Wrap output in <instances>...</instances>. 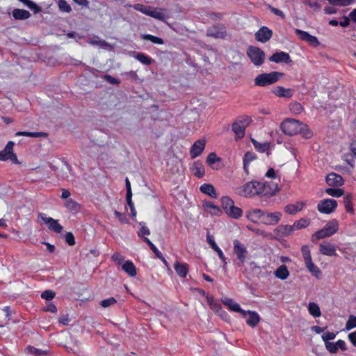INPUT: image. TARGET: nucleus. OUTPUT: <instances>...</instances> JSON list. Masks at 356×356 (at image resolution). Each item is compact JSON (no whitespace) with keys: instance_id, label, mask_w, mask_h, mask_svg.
<instances>
[{"instance_id":"obj_1","label":"nucleus","mask_w":356,"mask_h":356,"mask_svg":"<svg viewBox=\"0 0 356 356\" xmlns=\"http://www.w3.org/2000/svg\"><path fill=\"white\" fill-rule=\"evenodd\" d=\"M279 191L277 184L251 181L243 186V193L246 197L256 195L270 197Z\"/></svg>"},{"instance_id":"obj_2","label":"nucleus","mask_w":356,"mask_h":356,"mask_svg":"<svg viewBox=\"0 0 356 356\" xmlns=\"http://www.w3.org/2000/svg\"><path fill=\"white\" fill-rule=\"evenodd\" d=\"M339 222L336 219L328 221L321 229L316 231L312 236V241L333 236L339 230Z\"/></svg>"},{"instance_id":"obj_3","label":"nucleus","mask_w":356,"mask_h":356,"mask_svg":"<svg viewBox=\"0 0 356 356\" xmlns=\"http://www.w3.org/2000/svg\"><path fill=\"white\" fill-rule=\"evenodd\" d=\"M284 76V73L279 72H271L269 73H262L257 76L254 79V85L259 87H266L276 83Z\"/></svg>"},{"instance_id":"obj_4","label":"nucleus","mask_w":356,"mask_h":356,"mask_svg":"<svg viewBox=\"0 0 356 356\" xmlns=\"http://www.w3.org/2000/svg\"><path fill=\"white\" fill-rule=\"evenodd\" d=\"M233 252L236 257L234 260L235 265L238 268L243 267L248 256L246 246L240 241L234 240L233 242Z\"/></svg>"},{"instance_id":"obj_5","label":"nucleus","mask_w":356,"mask_h":356,"mask_svg":"<svg viewBox=\"0 0 356 356\" xmlns=\"http://www.w3.org/2000/svg\"><path fill=\"white\" fill-rule=\"evenodd\" d=\"M301 122L295 119H286L280 125L281 130L286 135L294 136L300 131Z\"/></svg>"},{"instance_id":"obj_6","label":"nucleus","mask_w":356,"mask_h":356,"mask_svg":"<svg viewBox=\"0 0 356 356\" xmlns=\"http://www.w3.org/2000/svg\"><path fill=\"white\" fill-rule=\"evenodd\" d=\"M247 55L255 66H260L264 63L265 53L260 48L250 46L247 49Z\"/></svg>"},{"instance_id":"obj_7","label":"nucleus","mask_w":356,"mask_h":356,"mask_svg":"<svg viewBox=\"0 0 356 356\" xmlns=\"http://www.w3.org/2000/svg\"><path fill=\"white\" fill-rule=\"evenodd\" d=\"M14 143L9 141L4 149L0 151V161L10 160L14 163H18L17 155L13 153Z\"/></svg>"},{"instance_id":"obj_8","label":"nucleus","mask_w":356,"mask_h":356,"mask_svg":"<svg viewBox=\"0 0 356 356\" xmlns=\"http://www.w3.org/2000/svg\"><path fill=\"white\" fill-rule=\"evenodd\" d=\"M337 207V202L333 199H325L317 205L318 211L321 213L330 214L333 213Z\"/></svg>"},{"instance_id":"obj_9","label":"nucleus","mask_w":356,"mask_h":356,"mask_svg":"<svg viewBox=\"0 0 356 356\" xmlns=\"http://www.w3.org/2000/svg\"><path fill=\"white\" fill-rule=\"evenodd\" d=\"M38 218L47 225L49 229L55 233L59 234L63 229V226L58 223V220L51 217H47L44 213H39Z\"/></svg>"},{"instance_id":"obj_10","label":"nucleus","mask_w":356,"mask_h":356,"mask_svg":"<svg viewBox=\"0 0 356 356\" xmlns=\"http://www.w3.org/2000/svg\"><path fill=\"white\" fill-rule=\"evenodd\" d=\"M282 214L280 211L273 213L263 211L262 222L267 225H275L280 220Z\"/></svg>"},{"instance_id":"obj_11","label":"nucleus","mask_w":356,"mask_h":356,"mask_svg":"<svg viewBox=\"0 0 356 356\" xmlns=\"http://www.w3.org/2000/svg\"><path fill=\"white\" fill-rule=\"evenodd\" d=\"M207 35L214 38H225L226 31L222 25H214L207 30Z\"/></svg>"},{"instance_id":"obj_12","label":"nucleus","mask_w":356,"mask_h":356,"mask_svg":"<svg viewBox=\"0 0 356 356\" xmlns=\"http://www.w3.org/2000/svg\"><path fill=\"white\" fill-rule=\"evenodd\" d=\"M295 32L302 40L307 42L309 44L314 47H318L320 44L317 38L310 35L308 32L300 29H296Z\"/></svg>"},{"instance_id":"obj_13","label":"nucleus","mask_w":356,"mask_h":356,"mask_svg":"<svg viewBox=\"0 0 356 356\" xmlns=\"http://www.w3.org/2000/svg\"><path fill=\"white\" fill-rule=\"evenodd\" d=\"M273 35V31L266 26H262L255 33V38L257 41L265 43L268 41Z\"/></svg>"},{"instance_id":"obj_14","label":"nucleus","mask_w":356,"mask_h":356,"mask_svg":"<svg viewBox=\"0 0 356 356\" xmlns=\"http://www.w3.org/2000/svg\"><path fill=\"white\" fill-rule=\"evenodd\" d=\"M206 141L203 139L197 140L192 145L190 154L192 159L199 156L205 148Z\"/></svg>"},{"instance_id":"obj_15","label":"nucleus","mask_w":356,"mask_h":356,"mask_svg":"<svg viewBox=\"0 0 356 356\" xmlns=\"http://www.w3.org/2000/svg\"><path fill=\"white\" fill-rule=\"evenodd\" d=\"M249 268L252 273V275L257 277H266L270 274L266 268L257 266L255 262L252 261L249 264Z\"/></svg>"},{"instance_id":"obj_16","label":"nucleus","mask_w":356,"mask_h":356,"mask_svg":"<svg viewBox=\"0 0 356 356\" xmlns=\"http://www.w3.org/2000/svg\"><path fill=\"white\" fill-rule=\"evenodd\" d=\"M327 184L332 187L341 186L344 184L343 177L337 173L331 172L326 177Z\"/></svg>"},{"instance_id":"obj_17","label":"nucleus","mask_w":356,"mask_h":356,"mask_svg":"<svg viewBox=\"0 0 356 356\" xmlns=\"http://www.w3.org/2000/svg\"><path fill=\"white\" fill-rule=\"evenodd\" d=\"M319 252L322 254L329 256V257L337 255V254L336 252L335 245L328 241H325V242L320 244Z\"/></svg>"},{"instance_id":"obj_18","label":"nucleus","mask_w":356,"mask_h":356,"mask_svg":"<svg viewBox=\"0 0 356 356\" xmlns=\"http://www.w3.org/2000/svg\"><path fill=\"white\" fill-rule=\"evenodd\" d=\"M269 60L276 63H289L291 62V57L288 53L284 51H279L273 54L270 58Z\"/></svg>"},{"instance_id":"obj_19","label":"nucleus","mask_w":356,"mask_h":356,"mask_svg":"<svg viewBox=\"0 0 356 356\" xmlns=\"http://www.w3.org/2000/svg\"><path fill=\"white\" fill-rule=\"evenodd\" d=\"M222 302L232 311L241 314L243 317L246 316V311L242 309L240 305L237 302H234L232 299L229 298H225L222 300Z\"/></svg>"},{"instance_id":"obj_20","label":"nucleus","mask_w":356,"mask_h":356,"mask_svg":"<svg viewBox=\"0 0 356 356\" xmlns=\"http://www.w3.org/2000/svg\"><path fill=\"white\" fill-rule=\"evenodd\" d=\"M147 15L164 22L168 17V15L164 13V9L151 6Z\"/></svg>"},{"instance_id":"obj_21","label":"nucleus","mask_w":356,"mask_h":356,"mask_svg":"<svg viewBox=\"0 0 356 356\" xmlns=\"http://www.w3.org/2000/svg\"><path fill=\"white\" fill-rule=\"evenodd\" d=\"M293 232L292 225H278L275 229L274 233L277 236L284 237L289 236Z\"/></svg>"},{"instance_id":"obj_22","label":"nucleus","mask_w":356,"mask_h":356,"mask_svg":"<svg viewBox=\"0 0 356 356\" xmlns=\"http://www.w3.org/2000/svg\"><path fill=\"white\" fill-rule=\"evenodd\" d=\"M272 92L279 97L291 98L293 95L294 90L282 86H277L272 90Z\"/></svg>"},{"instance_id":"obj_23","label":"nucleus","mask_w":356,"mask_h":356,"mask_svg":"<svg viewBox=\"0 0 356 356\" xmlns=\"http://www.w3.org/2000/svg\"><path fill=\"white\" fill-rule=\"evenodd\" d=\"M247 314L248 316L245 320L246 323L252 327H256L261 320L259 315L256 312L250 310L246 312V315Z\"/></svg>"},{"instance_id":"obj_24","label":"nucleus","mask_w":356,"mask_h":356,"mask_svg":"<svg viewBox=\"0 0 356 356\" xmlns=\"http://www.w3.org/2000/svg\"><path fill=\"white\" fill-rule=\"evenodd\" d=\"M263 211L259 209H254L246 211V217L253 222H257L259 220L262 222Z\"/></svg>"},{"instance_id":"obj_25","label":"nucleus","mask_w":356,"mask_h":356,"mask_svg":"<svg viewBox=\"0 0 356 356\" xmlns=\"http://www.w3.org/2000/svg\"><path fill=\"white\" fill-rule=\"evenodd\" d=\"M130 54L140 63L145 65H150L154 62V60L150 56L144 53L131 51Z\"/></svg>"},{"instance_id":"obj_26","label":"nucleus","mask_w":356,"mask_h":356,"mask_svg":"<svg viewBox=\"0 0 356 356\" xmlns=\"http://www.w3.org/2000/svg\"><path fill=\"white\" fill-rule=\"evenodd\" d=\"M305 204L303 202H297L294 204H287L284 207V211L288 214L294 215L303 209Z\"/></svg>"},{"instance_id":"obj_27","label":"nucleus","mask_w":356,"mask_h":356,"mask_svg":"<svg viewBox=\"0 0 356 356\" xmlns=\"http://www.w3.org/2000/svg\"><path fill=\"white\" fill-rule=\"evenodd\" d=\"M200 191L212 198H217L218 195L213 185L210 184H203L200 187Z\"/></svg>"},{"instance_id":"obj_28","label":"nucleus","mask_w":356,"mask_h":356,"mask_svg":"<svg viewBox=\"0 0 356 356\" xmlns=\"http://www.w3.org/2000/svg\"><path fill=\"white\" fill-rule=\"evenodd\" d=\"M122 270L131 277H135L137 274L136 268L131 261H126L122 265Z\"/></svg>"},{"instance_id":"obj_29","label":"nucleus","mask_w":356,"mask_h":356,"mask_svg":"<svg viewBox=\"0 0 356 356\" xmlns=\"http://www.w3.org/2000/svg\"><path fill=\"white\" fill-rule=\"evenodd\" d=\"M175 270L177 274L182 278L186 277L188 273V268L186 264H180L179 261H176L174 264Z\"/></svg>"},{"instance_id":"obj_30","label":"nucleus","mask_w":356,"mask_h":356,"mask_svg":"<svg viewBox=\"0 0 356 356\" xmlns=\"http://www.w3.org/2000/svg\"><path fill=\"white\" fill-rule=\"evenodd\" d=\"M13 17L17 20H24L29 19L31 13L26 10L15 8L13 10Z\"/></svg>"},{"instance_id":"obj_31","label":"nucleus","mask_w":356,"mask_h":356,"mask_svg":"<svg viewBox=\"0 0 356 356\" xmlns=\"http://www.w3.org/2000/svg\"><path fill=\"white\" fill-rule=\"evenodd\" d=\"M232 131L238 138H242L245 135V127L239 122L235 121L232 124Z\"/></svg>"},{"instance_id":"obj_32","label":"nucleus","mask_w":356,"mask_h":356,"mask_svg":"<svg viewBox=\"0 0 356 356\" xmlns=\"http://www.w3.org/2000/svg\"><path fill=\"white\" fill-rule=\"evenodd\" d=\"M305 266L309 271L312 274V275L316 278H319L321 276V270L312 262V260L305 262Z\"/></svg>"},{"instance_id":"obj_33","label":"nucleus","mask_w":356,"mask_h":356,"mask_svg":"<svg viewBox=\"0 0 356 356\" xmlns=\"http://www.w3.org/2000/svg\"><path fill=\"white\" fill-rule=\"evenodd\" d=\"M275 275L280 280H286L289 275V271L285 265H282L275 271Z\"/></svg>"},{"instance_id":"obj_34","label":"nucleus","mask_w":356,"mask_h":356,"mask_svg":"<svg viewBox=\"0 0 356 356\" xmlns=\"http://www.w3.org/2000/svg\"><path fill=\"white\" fill-rule=\"evenodd\" d=\"M310 224V220L308 218H302L296 222L292 225V227L293 232L296 230H298L302 228H305L308 227Z\"/></svg>"},{"instance_id":"obj_35","label":"nucleus","mask_w":356,"mask_h":356,"mask_svg":"<svg viewBox=\"0 0 356 356\" xmlns=\"http://www.w3.org/2000/svg\"><path fill=\"white\" fill-rule=\"evenodd\" d=\"M140 38L144 40H149L154 44H163L164 43V41L161 38H159L147 33L142 34Z\"/></svg>"},{"instance_id":"obj_36","label":"nucleus","mask_w":356,"mask_h":356,"mask_svg":"<svg viewBox=\"0 0 356 356\" xmlns=\"http://www.w3.org/2000/svg\"><path fill=\"white\" fill-rule=\"evenodd\" d=\"M192 170L193 175L198 178L203 177L205 172L203 165L199 162L194 163Z\"/></svg>"},{"instance_id":"obj_37","label":"nucleus","mask_w":356,"mask_h":356,"mask_svg":"<svg viewBox=\"0 0 356 356\" xmlns=\"http://www.w3.org/2000/svg\"><path fill=\"white\" fill-rule=\"evenodd\" d=\"M308 310L314 317H319L321 314L319 306L315 302L309 303Z\"/></svg>"},{"instance_id":"obj_38","label":"nucleus","mask_w":356,"mask_h":356,"mask_svg":"<svg viewBox=\"0 0 356 356\" xmlns=\"http://www.w3.org/2000/svg\"><path fill=\"white\" fill-rule=\"evenodd\" d=\"M289 109L294 115H299L303 111V106L298 102H293L289 104Z\"/></svg>"},{"instance_id":"obj_39","label":"nucleus","mask_w":356,"mask_h":356,"mask_svg":"<svg viewBox=\"0 0 356 356\" xmlns=\"http://www.w3.org/2000/svg\"><path fill=\"white\" fill-rule=\"evenodd\" d=\"M65 207L72 211H78L81 208V205L72 199L67 200L65 203Z\"/></svg>"},{"instance_id":"obj_40","label":"nucleus","mask_w":356,"mask_h":356,"mask_svg":"<svg viewBox=\"0 0 356 356\" xmlns=\"http://www.w3.org/2000/svg\"><path fill=\"white\" fill-rule=\"evenodd\" d=\"M226 213L235 219L240 218L242 216V210L239 207H235L234 205L232 207V208L228 210Z\"/></svg>"},{"instance_id":"obj_41","label":"nucleus","mask_w":356,"mask_h":356,"mask_svg":"<svg viewBox=\"0 0 356 356\" xmlns=\"http://www.w3.org/2000/svg\"><path fill=\"white\" fill-rule=\"evenodd\" d=\"M221 204L225 213L234 205V201L227 196L221 198Z\"/></svg>"},{"instance_id":"obj_42","label":"nucleus","mask_w":356,"mask_h":356,"mask_svg":"<svg viewBox=\"0 0 356 356\" xmlns=\"http://www.w3.org/2000/svg\"><path fill=\"white\" fill-rule=\"evenodd\" d=\"M87 42L91 45H97L100 47H106L108 46V44L105 40H99V37L95 36L94 38H90L88 40Z\"/></svg>"},{"instance_id":"obj_43","label":"nucleus","mask_w":356,"mask_h":356,"mask_svg":"<svg viewBox=\"0 0 356 356\" xmlns=\"http://www.w3.org/2000/svg\"><path fill=\"white\" fill-rule=\"evenodd\" d=\"M16 136L38 138V137H41V136H46L47 134L43 133V132L18 131L16 133Z\"/></svg>"},{"instance_id":"obj_44","label":"nucleus","mask_w":356,"mask_h":356,"mask_svg":"<svg viewBox=\"0 0 356 356\" xmlns=\"http://www.w3.org/2000/svg\"><path fill=\"white\" fill-rule=\"evenodd\" d=\"M325 193L330 196L339 197L344 194V191L341 188H328L325 190Z\"/></svg>"},{"instance_id":"obj_45","label":"nucleus","mask_w":356,"mask_h":356,"mask_svg":"<svg viewBox=\"0 0 356 356\" xmlns=\"http://www.w3.org/2000/svg\"><path fill=\"white\" fill-rule=\"evenodd\" d=\"M298 134H300L305 138H310L313 136V133L308 126L302 122H301L300 131Z\"/></svg>"},{"instance_id":"obj_46","label":"nucleus","mask_w":356,"mask_h":356,"mask_svg":"<svg viewBox=\"0 0 356 356\" xmlns=\"http://www.w3.org/2000/svg\"><path fill=\"white\" fill-rule=\"evenodd\" d=\"M252 142L254 145V148L259 152H265L269 149V144L267 143H259L257 140L252 139Z\"/></svg>"},{"instance_id":"obj_47","label":"nucleus","mask_w":356,"mask_h":356,"mask_svg":"<svg viewBox=\"0 0 356 356\" xmlns=\"http://www.w3.org/2000/svg\"><path fill=\"white\" fill-rule=\"evenodd\" d=\"M343 203L346 208V210L348 213H353V207L352 204V197L350 195H347L343 197Z\"/></svg>"},{"instance_id":"obj_48","label":"nucleus","mask_w":356,"mask_h":356,"mask_svg":"<svg viewBox=\"0 0 356 356\" xmlns=\"http://www.w3.org/2000/svg\"><path fill=\"white\" fill-rule=\"evenodd\" d=\"M205 207L213 215L218 216L220 213H221V210L220 208L211 202H206Z\"/></svg>"},{"instance_id":"obj_49","label":"nucleus","mask_w":356,"mask_h":356,"mask_svg":"<svg viewBox=\"0 0 356 356\" xmlns=\"http://www.w3.org/2000/svg\"><path fill=\"white\" fill-rule=\"evenodd\" d=\"M143 241L149 245V248L156 254V257H162V253L158 250V248L154 245V243L151 242V241L148 238L144 237Z\"/></svg>"},{"instance_id":"obj_50","label":"nucleus","mask_w":356,"mask_h":356,"mask_svg":"<svg viewBox=\"0 0 356 356\" xmlns=\"http://www.w3.org/2000/svg\"><path fill=\"white\" fill-rule=\"evenodd\" d=\"M333 6H346L352 4L355 0H327Z\"/></svg>"},{"instance_id":"obj_51","label":"nucleus","mask_w":356,"mask_h":356,"mask_svg":"<svg viewBox=\"0 0 356 356\" xmlns=\"http://www.w3.org/2000/svg\"><path fill=\"white\" fill-rule=\"evenodd\" d=\"M58 6L62 12L70 13L72 10L71 6L65 0H59L58 1Z\"/></svg>"},{"instance_id":"obj_52","label":"nucleus","mask_w":356,"mask_h":356,"mask_svg":"<svg viewBox=\"0 0 356 356\" xmlns=\"http://www.w3.org/2000/svg\"><path fill=\"white\" fill-rule=\"evenodd\" d=\"M301 252L302 254V257L305 261V263L307 261H309L312 259V256L310 254V250L308 245H302L301 248Z\"/></svg>"},{"instance_id":"obj_53","label":"nucleus","mask_w":356,"mask_h":356,"mask_svg":"<svg viewBox=\"0 0 356 356\" xmlns=\"http://www.w3.org/2000/svg\"><path fill=\"white\" fill-rule=\"evenodd\" d=\"M130 7H132L134 9L138 10L141 12L143 14H145L147 15V13H149L150 6H147L141 3H136L133 6H129Z\"/></svg>"},{"instance_id":"obj_54","label":"nucleus","mask_w":356,"mask_h":356,"mask_svg":"<svg viewBox=\"0 0 356 356\" xmlns=\"http://www.w3.org/2000/svg\"><path fill=\"white\" fill-rule=\"evenodd\" d=\"M257 156L256 154L252 152H248L245 154L243 161L245 163V165H249L250 163L254 159H256Z\"/></svg>"},{"instance_id":"obj_55","label":"nucleus","mask_w":356,"mask_h":356,"mask_svg":"<svg viewBox=\"0 0 356 356\" xmlns=\"http://www.w3.org/2000/svg\"><path fill=\"white\" fill-rule=\"evenodd\" d=\"M355 327H356V316L354 315H350L346 323V330H350Z\"/></svg>"},{"instance_id":"obj_56","label":"nucleus","mask_w":356,"mask_h":356,"mask_svg":"<svg viewBox=\"0 0 356 356\" xmlns=\"http://www.w3.org/2000/svg\"><path fill=\"white\" fill-rule=\"evenodd\" d=\"M112 260L118 265H122L124 261V257L119 252H115L112 257Z\"/></svg>"},{"instance_id":"obj_57","label":"nucleus","mask_w":356,"mask_h":356,"mask_svg":"<svg viewBox=\"0 0 356 356\" xmlns=\"http://www.w3.org/2000/svg\"><path fill=\"white\" fill-rule=\"evenodd\" d=\"M114 213L116 216V218L118 219V220L122 223V224H126V223H128L129 222V220L127 217V215L126 213H121V212H119L118 211H114Z\"/></svg>"},{"instance_id":"obj_58","label":"nucleus","mask_w":356,"mask_h":356,"mask_svg":"<svg viewBox=\"0 0 356 356\" xmlns=\"http://www.w3.org/2000/svg\"><path fill=\"white\" fill-rule=\"evenodd\" d=\"M207 241L208 243L210 245L211 248L215 251H218L220 248L218 247V245L215 242L214 238L213 236H211L209 234L207 235Z\"/></svg>"},{"instance_id":"obj_59","label":"nucleus","mask_w":356,"mask_h":356,"mask_svg":"<svg viewBox=\"0 0 356 356\" xmlns=\"http://www.w3.org/2000/svg\"><path fill=\"white\" fill-rule=\"evenodd\" d=\"M56 296V293L54 291L51 290H46L41 294V298L46 300H52Z\"/></svg>"},{"instance_id":"obj_60","label":"nucleus","mask_w":356,"mask_h":356,"mask_svg":"<svg viewBox=\"0 0 356 356\" xmlns=\"http://www.w3.org/2000/svg\"><path fill=\"white\" fill-rule=\"evenodd\" d=\"M116 302H117V300H115V298H114L113 297H111V298L102 300L100 302V305L102 307L106 308V307H108L111 305L115 304Z\"/></svg>"},{"instance_id":"obj_61","label":"nucleus","mask_w":356,"mask_h":356,"mask_svg":"<svg viewBox=\"0 0 356 356\" xmlns=\"http://www.w3.org/2000/svg\"><path fill=\"white\" fill-rule=\"evenodd\" d=\"M131 197H132V196H129H129H126L127 204L130 207L131 216L134 218V217H136V211L135 209V207H134V203L132 202Z\"/></svg>"},{"instance_id":"obj_62","label":"nucleus","mask_w":356,"mask_h":356,"mask_svg":"<svg viewBox=\"0 0 356 356\" xmlns=\"http://www.w3.org/2000/svg\"><path fill=\"white\" fill-rule=\"evenodd\" d=\"M321 337L325 343H327L330 342V340H332L336 337V334L334 332H325L323 334Z\"/></svg>"},{"instance_id":"obj_63","label":"nucleus","mask_w":356,"mask_h":356,"mask_svg":"<svg viewBox=\"0 0 356 356\" xmlns=\"http://www.w3.org/2000/svg\"><path fill=\"white\" fill-rule=\"evenodd\" d=\"M219 160L220 159L217 156L216 154L214 152H211L207 156V163H208V165H212Z\"/></svg>"},{"instance_id":"obj_64","label":"nucleus","mask_w":356,"mask_h":356,"mask_svg":"<svg viewBox=\"0 0 356 356\" xmlns=\"http://www.w3.org/2000/svg\"><path fill=\"white\" fill-rule=\"evenodd\" d=\"M252 121L251 118L249 116H242L238 118L236 122L243 125L245 127H248Z\"/></svg>"}]
</instances>
